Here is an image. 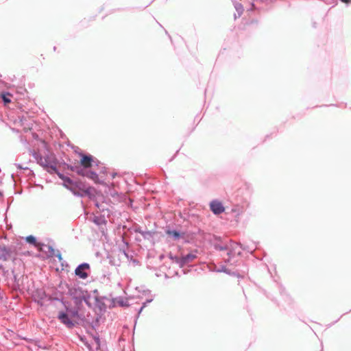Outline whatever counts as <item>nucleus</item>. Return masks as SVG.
I'll use <instances>...</instances> for the list:
<instances>
[{
  "label": "nucleus",
  "instance_id": "20e7f679",
  "mask_svg": "<svg viewBox=\"0 0 351 351\" xmlns=\"http://www.w3.org/2000/svg\"><path fill=\"white\" fill-rule=\"evenodd\" d=\"M241 254L240 247L237 244H231L230 247L225 249L223 258L225 262L232 263V259Z\"/></svg>",
  "mask_w": 351,
  "mask_h": 351
},
{
  "label": "nucleus",
  "instance_id": "f03ea898",
  "mask_svg": "<svg viewBox=\"0 0 351 351\" xmlns=\"http://www.w3.org/2000/svg\"><path fill=\"white\" fill-rule=\"evenodd\" d=\"M33 156L36 160L38 164L44 167L49 173H57L56 162L52 156L47 155L43 156L40 153L35 152L33 154Z\"/></svg>",
  "mask_w": 351,
  "mask_h": 351
},
{
  "label": "nucleus",
  "instance_id": "39448f33",
  "mask_svg": "<svg viewBox=\"0 0 351 351\" xmlns=\"http://www.w3.org/2000/svg\"><path fill=\"white\" fill-rule=\"evenodd\" d=\"M37 250L43 254L44 258H51L53 256H57L59 260L62 259L60 253L58 252V254H56L55 250L49 245L40 243L39 245H38Z\"/></svg>",
  "mask_w": 351,
  "mask_h": 351
},
{
  "label": "nucleus",
  "instance_id": "4468645a",
  "mask_svg": "<svg viewBox=\"0 0 351 351\" xmlns=\"http://www.w3.org/2000/svg\"><path fill=\"white\" fill-rule=\"evenodd\" d=\"M25 241L27 242H28L29 243H30V244L33 245L34 246H35L36 248L38 247V245H39V243H40L36 241V238L34 236H32V235L27 236L25 238Z\"/></svg>",
  "mask_w": 351,
  "mask_h": 351
},
{
  "label": "nucleus",
  "instance_id": "f8f14e48",
  "mask_svg": "<svg viewBox=\"0 0 351 351\" xmlns=\"http://www.w3.org/2000/svg\"><path fill=\"white\" fill-rule=\"evenodd\" d=\"M165 232L169 238L172 239L174 241H178L180 239L184 238V232H180L175 230L167 229L165 230Z\"/></svg>",
  "mask_w": 351,
  "mask_h": 351
},
{
  "label": "nucleus",
  "instance_id": "ddd939ff",
  "mask_svg": "<svg viewBox=\"0 0 351 351\" xmlns=\"http://www.w3.org/2000/svg\"><path fill=\"white\" fill-rule=\"evenodd\" d=\"M14 249L15 250V253H17V254L16 255V259L17 258L18 256H27L31 255L30 252L24 250L21 244H18V247H14Z\"/></svg>",
  "mask_w": 351,
  "mask_h": 351
},
{
  "label": "nucleus",
  "instance_id": "f257e3e1",
  "mask_svg": "<svg viewBox=\"0 0 351 351\" xmlns=\"http://www.w3.org/2000/svg\"><path fill=\"white\" fill-rule=\"evenodd\" d=\"M86 302V300L84 297H79L75 298V304L77 307L75 310L66 309V312L60 311L58 315V319L60 322L65 325L69 328H72L75 326V323L72 320L75 317H79L80 307L79 306L82 302Z\"/></svg>",
  "mask_w": 351,
  "mask_h": 351
},
{
  "label": "nucleus",
  "instance_id": "423d86ee",
  "mask_svg": "<svg viewBox=\"0 0 351 351\" xmlns=\"http://www.w3.org/2000/svg\"><path fill=\"white\" fill-rule=\"evenodd\" d=\"M14 246L6 247L4 245H0V260L5 261L9 259H16V255Z\"/></svg>",
  "mask_w": 351,
  "mask_h": 351
},
{
  "label": "nucleus",
  "instance_id": "2eb2a0df",
  "mask_svg": "<svg viewBox=\"0 0 351 351\" xmlns=\"http://www.w3.org/2000/svg\"><path fill=\"white\" fill-rule=\"evenodd\" d=\"M11 95L9 93H3L1 95V99L5 104H10L11 102Z\"/></svg>",
  "mask_w": 351,
  "mask_h": 351
},
{
  "label": "nucleus",
  "instance_id": "1a4fd4ad",
  "mask_svg": "<svg viewBox=\"0 0 351 351\" xmlns=\"http://www.w3.org/2000/svg\"><path fill=\"white\" fill-rule=\"evenodd\" d=\"M56 173L63 181V184L66 188L70 189L71 191H74L78 187L76 182L72 180L70 178L65 176L62 173L58 172V170H57V173Z\"/></svg>",
  "mask_w": 351,
  "mask_h": 351
},
{
  "label": "nucleus",
  "instance_id": "9b49d317",
  "mask_svg": "<svg viewBox=\"0 0 351 351\" xmlns=\"http://www.w3.org/2000/svg\"><path fill=\"white\" fill-rule=\"evenodd\" d=\"M210 208L215 215L221 214L225 210V208L222 203L217 199L210 202Z\"/></svg>",
  "mask_w": 351,
  "mask_h": 351
},
{
  "label": "nucleus",
  "instance_id": "f3484780",
  "mask_svg": "<svg viewBox=\"0 0 351 351\" xmlns=\"http://www.w3.org/2000/svg\"><path fill=\"white\" fill-rule=\"evenodd\" d=\"M343 3H348L350 0H341Z\"/></svg>",
  "mask_w": 351,
  "mask_h": 351
},
{
  "label": "nucleus",
  "instance_id": "dca6fc26",
  "mask_svg": "<svg viewBox=\"0 0 351 351\" xmlns=\"http://www.w3.org/2000/svg\"><path fill=\"white\" fill-rule=\"evenodd\" d=\"M234 8L236 9V10L237 11V12L239 14V16H241L243 11V7L242 4L240 3H238V2H235L234 3Z\"/></svg>",
  "mask_w": 351,
  "mask_h": 351
},
{
  "label": "nucleus",
  "instance_id": "9d476101",
  "mask_svg": "<svg viewBox=\"0 0 351 351\" xmlns=\"http://www.w3.org/2000/svg\"><path fill=\"white\" fill-rule=\"evenodd\" d=\"M80 156H81L80 165H79L80 167L86 170L92 167V164L94 160L93 157L91 155L80 154Z\"/></svg>",
  "mask_w": 351,
  "mask_h": 351
},
{
  "label": "nucleus",
  "instance_id": "7ed1b4c3",
  "mask_svg": "<svg viewBox=\"0 0 351 351\" xmlns=\"http://www.w3.org/2000/svg\"><path fill=\"white\" fill-rule=\"evenodd\" d=\"M196 258L197 255L195 253H189L180 257L169 254V258L173 262L178 264L181 267L191 263Z\"/></svg>",
  "mask_w": 351,
  "mask_h": 351
},
{
  "label": "nucleus",
  "instance_id": "0eeeda50",
  "mask_svg": "<svg viewBox=\"0 0 351 351\" xmlns=\"http://www.w3.org/2000/svg\"><path fill=\"white\" fill-rule=\"evenodd\" d=\"M68 168L79 176L87 177L93 180L98 179V175L95 171L84 169L80 166H69Z\"/></svg>",
  "mask_w": 351,
  "mask_h": 351
},
{
  "label": "nucleus",
  "instance_id": "6e6552de",
  "mask_svg": "<svg viewBox=\"0 0 351 351\" xmlns=\"http://www.w3.org/2000/svg\"><path fill=\"white\" fill-rule=\"evenodd\" d=\"M89 270V264L84 263L77 266L75 269V273L80 278L86 279L88 276Z\"/></svg>",
  "mask_w": 351,
  "mask_h": 351
}]
</instances>
